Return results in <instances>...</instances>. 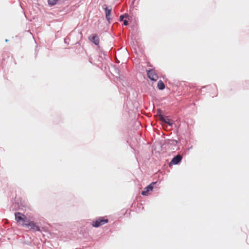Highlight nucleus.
<instances>
[{
    "instance_id": "1",
    "label": "nucleus",
    "mask_w": 249,
    "mask_h": 249,
    "mask_svg": "<svg viewBox=\"0 0 249 249\" xmlns=\"http://www.w3.org/2000/svg\"><path fill=\"white\" fill-rule=\"evenodd\" d=\"M15 216L17 222L24 227L26 225L29 220L24 214L20 213H16Z\"/></svg>"
},
{
    "instance_id": "2",
    "label": "nucleus",
    "mask_w": 249,
    "mask_h": 249,
    "mask_svg": "<svg viewBox=\"0 0 249 249\" xmlns=\"http://www.w3.org/2000/svg\"><path fill=\"white\" fill-rule=\"evenodd\" d=\"M108 222L107 219L104 217H99L96 220L93 221L92 222V226L94 227H99L102 226Z\"/></svg>"
},
{
    "instance_id": "3",
    "label": "nucleus",
    "mask_w": 249,
    "mask_h": 249,
    "mask_svg": "<svg viewBox=\"0 0 249 249\" xmlns=\"http://www.w3.org/2000/svg\"><path fill=\"white\" fill-rule=\"evenodd\" d=\"M147 74L148 78L151 80L156 81L159 78V76L155 69L147 70Z\"/></svg>"
},
{
    "instance_id": "4",
    "label": "nucleus",
    "mask_w": 249,
    "mask_h": 249,
    "mask_svg": "<svg viewBox=\"0 0 249 249\" xmlns=\"http://www.w3.org/2000/svg\"><path fill=\"white\" fill-rule=\"evenodd\" d=\"M24 227L34 231H40L39 227L37 226L34 222L31 221L30 220H29L26 225Z\"/></svg>"
},
{
    "instance_id": "5",
    "label": "nucleus",
    "mask_w": 249,
    "mask_h": 249,
    "mask_svg": "<svg viewBox=\"0 0 249 249\" xmlns=\"http://www.w3.org/2000/svg\"><path fill=\"white\" fill-rule=\"evenodd\" d=\"M156 184V182H152L148 186L145 187L144 190L142 192V195L143 196H148L149 192L152 191L153 189V186Z\"/></svg>"
},
{
    "instance_id": "6",
    "label": "nucleus",
    "mask_w": 249,
    "mask_h": 249,
    "mask_svg": "<svg viewBox=\"0 0 249 249\" xmlns=\"http://www.w3.org/2000/svg\"><path fill=\"white\" fill-rule=\"evenodd\" d=\"M182 159V156H181L180 155H178L173 158V159L171 161L170 163V164H177L179 162L181 161Z\"/></svg>"
},
{
    "instance_id": "7",
    "label": "nucleus",
    "mask_w": 249,
    "mask_h": 249,
    "mask_svg": "<svg viewBox=\"0 0 249 249\" xmlns=\"http://www.w3.org/2000/svg\"><path fill=\"white\" fill-rule=\"evenodd\" d=\"M89 38L90 40L95 45H98L99 44V38L96 35H93L90 36Z\"/></svg>"
},
{
    "instance_id": "8",
    "label": "nucleus",
    "mask_w": 249,
    "mask_h": 249,
    "mask_svg": "<svg viewBox=\"0 0 249 249\" xmlns=\"http://www.w3.org/2000/svg\"><path fill=\"white\" fill-rule=\"evenodd\" d=\"M111 10H112L111 8H108L107 7H106L105 8V13H106V18L108 22L110 21V20L111 19L110 15H111Z\"/></svg>"
},
{
    "instance_id": "9",
    "label": "nucleus",
    "mask_w": 249,
    "mask_h": 249,
    "mask_svg": "<svg viewBox=\"0 0 249 249\" xmlns=\"http://www.w3.org/2000/svg\"><path fill=\"white\" fill-rule=\"evenodd\" d=\"M157 87L159 89L162 90L165 88V85L161 80H160L158 83Z\"/></svg>"
},
{
    "instance_id": "10",
    "label": "nucleus",
    "mask_w": 249,
    "mask_h": 249,
    "mask_svg": "<svg viewBox=\"0 0 249 249\" xmlns=\"http://www.w3.org/2000/svg\"><path fill=\"white\" fill-rule=\"evenodd\" d=\"M164 123L168 124L170 126H172L173 124V121L170 119H169L168 116L165 117V121H164Z\"/></svg>"
},
{
    "instance_id": "11",
    "label": "nucleus",
    "mask_w": 249,
    "mask_h": 249,
    "mask_svg": "<svg viewBox=\"0 0 249 249\" xmlns=\"http://www.w3.org/2000/svg\"><path fill=\"white\" fill-rule=\"evenodd\" d=\"M158 115L159 118V120L161 121L162 122L164 123V121H165V117H163L160 113V110H158Z\"/></svg>"
},
{
    "instance_id": "12",
    "label": "nucleus",
    "mask_w": 249,
    "mask_h": 249,
    "mask_svg": "<svg viewBox=\"0 0 249 249\" xmlns=\"http://www.w3.org/2000/svg\"><path fill=\"white\" fill-rule=\"evenodd\" d=\"M58 0H48V3L51 5H55Z\"/></svg>"
},
{
    "instance_id": "13",
    "label": "nucleus",
    "mask_w": 249,
    "mask_h": 249,
    "mask_svg": "<svg viewBox=\"0 0 249 249\" xmlns=\"http://www.w3.org/2000/svg\"><path fill=\"white\" fill-rule=\"evenodd\" d=\"M124 25H128V22H127V20H124Z\"/></svg>"
},
{
    "instance_id": "14",
    "label": "nucleus",
    "mask_w": 249,
    "mask_h": 249,
    "mask_svg": "<svg viewBox=\"0 0 249 249\" xmlns=\"http://www.w3.org/2000/svg\"><path fill=\"white\" fill-rule=\"evenodd\" d=\"M124 18V16H123V15H121V16H120V19H121V20H123Z\"/></svg>"
}]
</instances>
